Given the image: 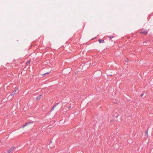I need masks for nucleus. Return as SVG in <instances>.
<instances>
[{
    "label": "nucleus",
    "mask_w": 153,
    "mask_h": 153,
    "mask_svg": "<svg viewBox=\"0 0 153 153\" xmlns=\"http://www.w3.org/2000/svg\"><path fill=\"white\" fill-rule=\"evenodd\" d=\"M111 39L112 38H113V37L112 36H110V37H109Z\"/></svg>",
    "instance_id": "9"
},
{
    "label": "nucleus",
    "mask_w": 153,
    "mask_h": 153,
    "mask_svg": "<svg viewBox=\"0 0 153 153\" xmlns=\"http://www.w3.org/2000/svg\"><path fill=\"white\" fill-rule=\"evenodd\" d=\"M14 149V147H12L11 149H9L8 151V153H11L12 150H13V149Z\"/></svg>",
    "instance_id": "3"
},
{
    "label": "nucleus",
    "mask_w": 153,
    "mask_h": 153,
    "mask_svg": "<svg viewBox=\"0 0 153 153\" xmlns=\"http://www.w3.org/2000/svg\"><path fill=\"white\" fill-rule=\"evenodd\" d=\"M31 124V123H27L26 124V125L24 126L23 127H25L26 125H29V124Z\"/></svg>",
    "instance_id": "5"
},
{
    "label": "nucleus",
    "mask_w": 153,
    "mask_h": 153,
    "mask_svg": "<svg viewBox=\"0 0 153 153\" xmlns=\"http://www.w3.org/2000/svg\"><path fill=\"white\" fill-rule=\"evenodd\" d=\"M55 107V106H54L53 107V108H52V109H54V107Z\"/></svg>",
    "instance_id": "8"
},
{
    "label": "nucleus",
    "mask_w": 153,
    "mask_h": 153,
    "mask_svg": "<svg viewBox=\"0 0 153 153\" xmlns=\"http://www.w3.org/2000/svg\"><path fill=\"white\" fill-rule=\"evenodd\" d=\"M41 95H40L39 96V97L37 98H36V100H38V99H40V97H41Z\"/></svg>",
    "instance_id": "6"
},
{
    "label": "nucleus",
    "mask_w": 153,
    "mask_h": 153,
    "mask_svg": "<svg viewBox=\"0 0 153 153\" xmlns=\"http://www.w3.org/2000/svg\"><path fill=\"white\" fill-rule=\"evenodd\" d=\"M98 41L100 43H104V41L103 40L99 39Z\"/></svg>",
    "instance_id": "4"
},
{
    "label": "nucleus",
    "mask_w": 153,
    "mask_h": 153,
    "mask_svg": "<svg viewBox=\"0 0 153 153\" xmlns=\"http://www.w3.org/2000/svg\"><path fill=\"white\" fill-rule=\"evenodd\" d=\"M18 90V88H16L15 89V90L11 94V96L13 97V96H14L16 94V93L17 91Z\"/></svg>",
    "instance_id": "1"
},
{
    "label": "nucleus",
    "mask_w": 153,
    "mask_h": 153,
    "mask_svg": "<svg viewBox=\"0 0 153 153\" xmlns=\"http://www.w3.org/2000/svg\"><path fill=\"white\" fill-rule=\"evenodd\" d=\"M68 108H71V106H69Z\"/></svg>",
    "instance_id": "7"
},
{
    "label": "nucleus",
    "mask_w": 153,
    "mask_h": 153,
    "mask_svg": "<svg viewBox=\"0 0 153 153\" xmlns=\"http://www.w3.org/2000/svg\"><path fill=\"white\" fill-rule=\"evenodd\" d=\"M143 94L141 96L142 97L143 96Z\"/></svg>",
    "instance_id": "11"
},
{
    "label": "nucleus",
    "mask_w": 153,
    "mask_h": 153,
    "mask_svg": "<svg viewBox=\"0 0 153 153\" xmlns=\"http://www.w3.org/2000/svg\"><path fill=\"white\" fill-rule=\"evenodd\" d=\"M147 33V31H146V30H142L140 32V33L143 34L144 35L146 34Z\"/></svg>",
    "instance_id": "2"
},
{
    "label": "nucleus",
    "mask_w": 153,
    "mask_h": 153,
    "mask_svg": "<svg viewBox=\"0 0 153 153\" xmlns=\"http://www.w3.org/2000/svg\"><path fill=\"white\" fill-rule=\"evenodd\" d=\"M29 63V62H27V64H28Z\"/></svg>",
    "instance_id": "10"
}]
</instances>
